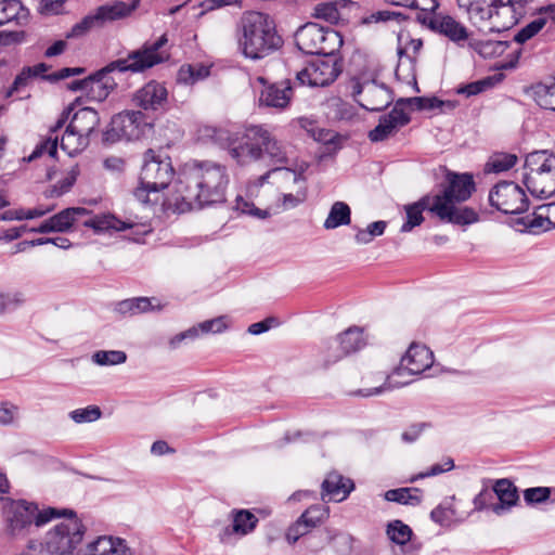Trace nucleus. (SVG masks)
<instances>
[{"mask_svg": "<svg viewBox=\"0 0 555 555\" xmlns=\"http://www.w3.org/2000/svg\"><path fill=\"white\" fill-rule=\"evenodd\" d=\"M386 533L391 542L398 545L399 553L395 555H416V548L410 544L413 535L412 529L401 520H392L387 525Z\"/></svg>", "mask_w": 555, "mask_h": 555, "instance_id": "25", "label": "nucleus"}, {"mask_svg": "<svg viewBox=\"0 0 555 555\" xmlns=\"http://www.w3.org/2000/svg\"><path fill=\"white\" fill-rule=\"evenodd\" d=\"M401 18H402V14H400V13L388 11V10H383V11L373 12L370 15L365 16L362 20V23L363 24H373V23H387L390 21H396L399 23L401 21Z\"/></svg>", "mask_w": 555, "mask_h": 555, "instance_id": "55", "label": "nucleus"}, {"mask_svg": "<svg viewBox=\"0 0 555 555\" xmlns=\"http://www.w3.org/2000/svg\"><path fill=\"white\" fill-rule=\"evenodd\" d=\"M469 47L480 56L488 59L502 55L509 47V42L505 40L472 39L469 41Z\"/></svg>", "mask_w": 555, "mask_h": 555, "instance_id": "35", "label": "nucleus"}, {"mask_svg": "<svg viewBox=\"0 0 555 555\" xmlns=\"http://www.w3.org/2000/svg\"><path fill=\"white\" fill-rule=\"evenodd\" d=\"M30 77H31L30 67L23 68V70L15 77L11 88L7 91L5 96L7 98L11 96L21 87L26 86Z\"/></svg>", "mask_w": 555, "mask_h": 555, "instance_id": "63", "label": "nucleus"}, {"mask_svg": "<svg viewBox=\"0 0 555 555\" xmlns=\"http://www.w3.org/2000/svg\"><path fill=\"white\" fill-rule=\"evenodd\" d=\"M140 0H132L131 3L115 1L111 4H104L95 10L101 25L106 22H113L130 15L139 5Z\"/></svg>", "mask_w": 555, "mask_h": 555, "instance_id": "30", "label": "nucleus"}, {"mask_svg": "<svg viewBox=\"0 0 555 555\" xmlns=\"http://www.w3.org/2000/svg\"><path fill=\"white\" fill-rule=\"evenodd\" d=\"M87 228H91L94 232L100 233L106 230L125 231L132 227L131 223L121 221L114 216L103 215L88 218L82 221Z\"/></svg>", "mask_w": 555, "mask_h": 555, "instance_id": "34", "label": "nucleus"}, {"mask_svg": "<svg viewBox=\"0 0 555 555\" xmlns=\"http://www.w3.org/2000/svg\"><path fill=\"white\" fill-rule=\"evenodd\" d=\"M90 143V139L82 133L70 130L67 126L64 134L61 138L60 146L69 156H73L83 151Z\"/></svg>", "mask_w": 555, "mask_h": 555, "instance_id": "37", "label": "nucleus"}, {"mask_svg": "<svg viewBox=\"0 0 555 555\" xmlns=\"http://www.w3.org/2000/svg\"><path fill=\"white\" fill-rule=\"evenodd\" d=\"M408 105L416 111H434L440 112L452 111L455 108V103L452 101H442L436 96H415V98H401L397 101V106Z\"/></svg>", "mask_w": 555, "mask_h": 555, "instance_id": "31", "label": "nucleus"}, {"mask_svg": "<svg viewBox=\"0 0 555 555\" xmlns=\"http://www.w3.org/2000/svg\"><path fill=\"white\" fill-rule=\"evenodd\" d=\"M237 42L245 57L261 60L278 51L283 39L268 14L250 11L241 17Z\"/></svg>", "mask_w": 555, "mask_h": 555, "instance_id": "3", "label": "nucleus"}, {"mask_svg": "<svg viewBox=\"0 0 555 555\" xmlns=\"http://www.w3.org/2000/svg\"><path fill=\"white\" fill-rule=\"evenodd\" d=\"M353 487L351 479L344 478L338 473H330L322 482L321 499L324 502H340L349 495Z\"/></svg>", "mask_w": 555, "mask_h": 555, "instance_id": "23", "label": "nucleus"}, {"mask_svg": "<svg viewBox=\"0 0 555 555\" xmlns=\"http://www.w3.org/2000/svg\"><path fill=\"white\" fill-rule=\"evenodd\" d=\"M404 211L406 220L400 229L402 233L411 232L415 227L421 225L425 220L423 216L424 211L439 219V221L447 223L448 214L443 206L437 203L433 194H426L417 202L404 205Z\"/></svg>", "mask_w": 555, "mask_h": 555, "instance_id": "16", "label": "nucleus"}, {"mask_svg": "<svg viewBox=\"0 0 555 555\" xmlns=\"http://www.w3.org/2000/svg\"><path fill=\"white\" fill-rule=\"evenodd\" d=\"M532 90L533 99L541 108L555 112V81L550 85L538 83Z\"/></svg>", "mask_w": 555, "mask_h": 555, "instance_id": "41", "label": "nucleus"}, {"mask_svg": "<svg viewBox=\"0 0 555 555\" xmlns=\"http://www.w3.org/2000/svg\"><path fill=\"white\" fill-rule=\"evenodd\" d=\"M99 124L100 117L98 112L91 107H82L73 115L68 126H70V130L82 133L91 139Z\"/></svg>", "mask_w": 555, "mask_h": 555, "instance_id": "28", "label": "nucleus"}, {"mask_svg": "<svg viewBox=\"0 0 555 555\" xmlns=\"http://www.w3.org/2000/svg\"><path fill=\"white\" fill-rule=\"evenodd\" d=\"M492 78L487 77L481 80L473 81L466 85L459 86L456 88L457 94H464L465 96L469 98L473 95H477L483 91H486L488 88L492 86Z\"/></svg>", "mask_w": 555, "mask_h": 555, "instance_id": "53", "label": "nucleus"}, {"mask_svg": "<svg viewBox=\"0 0 555 555\" xmlns=\"http://www.w3.org/2000/svg\"><path fill=\"white\" fill-rule=\"evenodd\" d=\"M550 495L551 489L547 487L528 488L524 491V499L528 505L543 503Z\"/></svg>", "mask_w": 555, "mask_h": 555, "instance_id": "54", "label": "nucleus"}, {"mask_svg": "<svg viewBox=\"0 0 555 555\" xmlns=\"http://www.w3.org/2000/svg\"><path fill=\"white\" fill-rule=\"evenodd\" d=\"M78 555H133V552L124 539L101 535L88 543Z\"/></svg>", "mask_w": 555, "mask_h": 555, "instance_id": "22", "label": "nucleus"}, {"mask_svg": "<svg viewBox=\"0 0 555 555\" xmlns=\"http://www.w3.org/2000/svg\"><path fill=\"white\" fill-rule=\"evenodd\" d=\"M168 42L167 35H162L154 42H145L139 49L130 51L126 57H120L108 63L93 75H90V94L93 100L104 101L108 94L117 87V82L111 76L112 73L120 74L143 73L166 61L168 54H164L160 49Z\"/></svg>", "mask_w": 555, "mask_h": 555, "instance_id": "2", "label": "nucleus"}, {"mask_svg": "<svg viewBox=\"0 0 555 555\" xmlns=\"http://www.w3.org/2000/svg\"><path fill=\"white\" fill-rule=\"evenodd\" d=\"M328 513L327 506L315 504L307 508L300 515V519L312 530L328 517Z\"/></svg>", "mask_w": 555, "mask_h": 555, "instance_id": "44", "label": "nucleus"}, {"mask_svg": "<svg viewBox=\"0 0 555 555\" xmlns=\"http://www.w3.org/2000/svg\"><path fill=\"white\" fill-rule=\"evenodd\" d=\"M489 203L503 214L519 215L529 206L525 191L515 182L502 181L496 183L489 193Z\"/></svg>", "mask_w": 555, "mask_h": 555, "instance_id": "13", "label": "nucleus"}, {"mask_svg": "<svg viewBox=\"0 0 555 555\" xmlns=\"http://www.w3.org/2000/svg\"><path fill=\"white\" fill-rule=\"evenodd\" d=\"M27 10L23 7L18 0H0V26L16 21L20 23L21 20L27 17Z\"/></svg>", "mask_w": 555, "mask_h": 555, "instance_id": "39", "label": "nucleus"}, {"mask_svg": "<svg viewBox=\"0 0 555 555\" xmlns=\"http://www.w3.org/2000/svg\"><path fill=\"white\" fill-rule=\"evenodd\" d=\"M132 102L137 107L157 115L169 108L168 91L163 83L155 80L149 81L137 90L132 96Z\"/></svg>", "mask_w": 555, "mask_h": 555, "instance_id": "17", "label": "nucleus"}, {"mask_svg": "<svg viewBox=\"0 0 555 555\" xmlns=\"http://www.w3.org/2000/svg\"><path fill=\"white\" fill-rule=\"evenodd\" d=\"M229 183L227 168L218 163L205 160L186 164L176 183L177 202L180 209L204 208L223 203Z\"/></svg>", "mask_w": 555, "mask_h": 555, "instance_id": "1", "label": "nucleus"}, {"mask_svg": "<svg viewBox=\"0 0 555 555\" xmlns=\"http://www.w3.org/2000/svg\"><path fill=\"white\" fill-rule=\"evenodd\" d=\"M102 27L95 12L85 16L80 22L76 23L68 33L66 39H76L86 36L90 30Z\"/></svg>", "mask_w": 555, "mask_h": 555, "instance_id": "42", "label": "nucleus"}, {"mask_svg": "<svg viewBox=\"0 0 555 555\" xmlns=\"http://www.w3.org/2000/svg\"><path fill=\"white\" fill-rule=\"evenodd\" d=\"M65 511L56 507H47L42 511L34 503L26 501H12L5 507L8 529L12 535L23 534L29 527H41Z\"/></svg>", "mask_w": 555, "mask_h": 555, "instance_id": "11", "label": "nucleus"}, {"mask_svg": "<svg viewBox=\"0 0 555 555\" xmlns=\"http://www.w3.org/2000/svg\"><path fill=\"white\" fill-rule=\"evenodd\" d=\"M286 173L292 177L294 183L299 184L298 190L296 191V194H284L283 195V206L285 209L295 208L299 204L304 203L307 198V186L306 181L304 177V169L299 172H296L294 170H291L288 168L285 169Z\"/></svg>", "mask_w": 555, "mask_h": 555, "instance_id": "36", "label": "nucleus"}, {"mask_svg": "<svg viewBox=\"0 0 555 555\" xmlns=\"http://www.w3.org/2000/svg\"><path fill=\"white\" fill-rule=\"evenodd\" d=\"M337 340L340 345V351L328 359V363H336L348 354L360 350L365 345L363 332L357 326L349 327L343 334L338 335Z\"/></svg>", "mask_w": 555, "mask_h": 555, "instance_id": "27", "label": "nucleus"}, {"mask_svg": "<svg viewBox=\"0 0 555 555\" xmlns=\"http://www.w3.org/2000/svg\"><path fill=\"white\" fill-rule=\"evenodd\" d=\"M493 500L492 490L487 487L483 488L475 498H474V506L475 511H482L488 506H491V502Z\"/></svg>", "mask_w": 555, "mask_h": 555, "instance_id": "61", "label": "nucleus"}, {"mask_svg": "<svg viewBox=\"0 0 555 555\" xmlns=\"http://www.w3.org/2000/svg\"><path fill=\"white\" fill-rule=\"evenodd\" d=\"M101 415V409L96 405L77 409L69 413V417L77 424L95 422Z\"/></svg>", "mask_w": 555, "mask_h": 555, "instance_id": "49", "label": "nucleus"}, {"mask_svg": "<svg viewBox=\"0 0 555 555\" xmlns=\"http://www.w3.org/2000/svg\"><path fill=\"white\" fill-rule=\"evenodd\" d=\"M416 20L453 42L460 43L468 39L467 28L452 16L417 13Z\"/></svg>", "mask_w": 555, "mask_h": 555, "instance_id": "18", "label": "nucleus"}, {"mask_svg": "<svg viewBox=\"0 0 555 555\" xmlns=\"http://www.w3.org/2000/svg\"><path fill=\"white\" fill-rule=\"evenodd\" d=\"M548 212H555V203L540 206L533 214L518 218L516 224L522 225L530 233L538 234L551 229L546 221Z\"/></svg>", "mask_w": 555, "mask_h": 555, "instance_id": "29", "label": "nucleus"}, {"mask_svg": "<svg viewBox=\"0 0 555 555\" xmlns=\"http://www.w3.org/2000/svg\"><path fill=\"white\" fill-rule=\"evenodd\" d=\"M232 525L224 527L219 533V541L228 544L233 534L243 537L250 533L258 524V518L248 509H233Z\"/></svg>", "mask_w": 555, "mask_h": 555, "instance_id": "21", "label": "nucleus"}, {"mask_svg": "<svg viewBox=\"0 0 555 555\" xmlns=\"http://www.w3.org/2000/svg\"><path fill=\"white\" fill-rule=\"evenodd\" d=\"M295 43L305 54L334 56L343 46V37L333 28L307 23L295 33Z\"/></svg>", "mask_w": 555, "mask_h": 555, "instance_id": "10", "label": "nucleus"}, {"mask_svg": "<svg viewBox=\"0 0 555 555\" xmlns=\"http://www.w3.org/2000/svg\"><path fill=\"white\" fill-rule=\"evenodd\" d=\"M546 24L545 17H539L527 24L524 28H521L514 37V40L517 43H525L533 36H535Z\"/></svg>", "mask_w": 555, "mask_h": 555, "instance_id": "50", "label": "nucleus"}, {"mask_svg": "<svg viewBox=\"0 0 555 555\" xmlns=\"http://www.w3.org/2000/svg\"><path fill=\"white\" fill-rule=\"evenodd\" d=\"M386 228L387 222L384 220L372 222L366 229H359L354 235V240L358 244H369L374 237L383 235Z\"/></svg>", "mask_w": 555, "mask_h": 555, "instance_id": "46", "label": "nucleus"}, {"mask_svg": "<svg viewBox=\"0 0 555 555\" xmlns=\"http://www.w3.org/2000/svg\"><path fill=\"white\" fill-rule=\"evenodd\" d=\"M339 73L340 68L333 56L315 59L297 73L296 82L300 86L325 87L334 82Z\"/></svg>", "mask_w": 555, "mask_h": 555, "instance_id": "15", "label": "nucleus"}, {"mask_svg": "<svg viewBox=\"0 0 555 555\" xmlns=\"http://www.w3.org/2000/svg\"><path fill=\"white\" fill-rule=\"evenodd\" d=\"M352 96L366 111L380 112L393 101L391 91L384 85L373 80H354Z\"/></svg>", "mask_w": 555, "mask_h": 555, "instance_id": "14", "label": "nucleus"}, {"mask_svg": "<svg viewBox=\"0 0 555 555\" xmlns=\"http://www.w3.org/2000/svg\"><path fill=\"white\" fill-rule=\"evenodd\" d=\"M89 210L83 207H69L52 216L51 223L55 232H67L81 217L88 216Z\"/></svg>", "mask_w": 555, "mask_h": 555, "instance_id": "33", "label": "nucleus"}, {"mask_svg": "<svg viewBox=\"0 0 555 555\" xmlns=\"http://www.w3.org/2000/svg\"><path fill=\"white\" fill-rule=\"evenodd\" d=\"M173 177L175 169L169 156H162L152 149L145 151L140 173V185L133 192L134 197L143 204L157 202V197L151 198L150 195H157L160 191L167 189Z\"/></svg>", "mask_w": 555, "mask_h": 555, "instance_id": "8", "label": "nucleus"}, {"mask_svg": "<svg viewBox=\"0 0 555 555\" xmlns=\"http://www.w3.org/2000/svg\"><path fill=\"white\" fill-rule=\"evenodd\" d=\"M242 1L243 0H205L201 3V7L204 9V11L201 14L203 15L204 12L214 11L223 7H241Z\"/></svg>", "mask_w": 555, "mask_h": 555, "instance_id": "62", "label": "nucleus"}, {"mask_svg": "<svg viewBox=\"0 0 555 555\" xmlns=\"http://www.w3.org/2000/svg\"><path fill=\"white\" fill-rule=\"evenodd\" d=\"M473 25L489 33L505 31L515 26L521 12L512 0H457Z\"/></svg>", "mask_w": 555, "mask_h": 555, "instance_id": "6", "label": "nucleus"}, {"mask_svg": "<svg viewBox=\"0 0 555 555\" xmlns=\"http://www.w3.org/2000/svg\"><path fill=\"white\" fill-rule=\"evenodd\" d=\"M258 81L263 85L259 96L261 105L276 109H284L289 105L293 98V83L291 80L268 83L263 77H259Z\"/></svg>", "mask_w": 555, "mask_h": 555, "instance_id": "19", "label": "nucleus"}, {"mask_svg": "<svg viewBox=\"0 0 555 555\" xmlns=\"http://www.w3.org/2000/svg\"><path fill=\"white\" fill-rule=\"evenodd\" d=\"M454 468V461L451 457H447L443 464H434L427 472L421 473L417 477L412 478L411 481H414L417 478H426L431 476H437L442 473L449 472Z\"/></svg>", "mask_w": 555, "mask_h": 555, "instance_id": "58", "label": "nucleus"}, {"mask_svg": "<svg viewBox=\"0 0 555 555\" xmlns=\"http://www.w3.org/2000/svg\"><path fill=\"white\" fill-rule=\"evenodd\" d=\"M59 145V135H48L43 139L33 151L28 160H33L41 156L43 153L49 154V156L54 157L57 152Z\"/></svg>", "mask_w": 555, "mask_h": 555, "instance_id": "51", "label": "nucleus"}, {"mask_svg": "<svg viewBox=\"0 0 555 555\" xmlns=\"http://www.w3.org/2000/svg\"><path fill=\"white\" fill-rule=\"evenodd\" d=\"M246 145L234 150L238 164L257 162L266 154L274 165L288 164L292 147L278 139L263 126H246Z\"/></svg>", "mask_w": 555, "mask_h": 555, "instance_id": "7", "label": "nucleus"}, {"mask_svg": "<svg viewBox=\"0 0 555 555\" xmlns=\"http://www.w3.org/2000/svg\"><path fill=\"white\" fill-rule=\"evenodd\" d=\"M18 408L9 402L0 403V424L10 425L13 423L15 415L17 414Z\"/></svg>", "mask_w": 555, "mask_h": 555, "instance_id": "59", "label": "nucleus"}, {"mask_svg": "<svg viewBox=\"0 0 555 555\" xmlns=\"http://www.w3.org/2000/svg\"><path fill=\"white\" fill-rule=\"evenodd\" d=\"M418 488H398L385 492L384 498L386 501L396 502L405 505H418L422 502Z\"/></svg>", "mask_w": 555, "mask_h": 555, "instance_id": "40", "label": "nucleus"}, {"mask_svg": "<svg viewBox=\"0 0 555 555\" xmlns=\"http://www.w3.org/2000/svg\"><path fill=\"white\" fill-rule=\"evenodd\" d=\"M434 363V353L425 345L412 343L402 356L400 364L386 377L385 383L375 388L361 389L358 391L363 397L379 395L382 391L391 388H399L409 385L412 379H397V377L420 375Z\"/></svg>", "mask_w": 555, "mask_h": 555, "instance_id": "9", "label": "nucleus"}, {"mask_svg": "<svg viewBox=\"0 0 555 555\" xmlns=\"http://www.w3.org/2000/svg\"><path fill=\"white\" fill-rule=\"evenodd\" d=\"M493 496L496 495L499 503L491 505V509L496 515H501L503 511L516 505L519 495L515 485L506 478L498 479L492 488Z\"/></svg>", "mask_w": 555, "mask_h": 555, "instance_id": "26", "label": "nucleus"}, {"mask_svg": "<svg viewBox=\"0 0 555 555\" xmlns=\"http://www.w3.org/2000/svg\"><path fill=\"white\" fill-rule=\"evenodd\" d=\"M199 326L198 327H191L182 333H179L177 334L176 336H173L170 341H169V345L171 348H177L180 346V344L184 340V339H194L198 336V332H199Z\"/></svg>", "mask_w": 555, "mask_h": 555, "instance_id": "64", "label": "nucleus"}, {"mask_svg": "<svg viewBox=\"0 0 555 555\" xmlns=\"http://www.w3.org/2000/svg\"><path fill=\"white\" fill-rule=\"evenodd\" d=\"M151 128L152 124L145 120L141 111H125L113 116L109 128L103 132L102 140L104 143L139 140Z\"/></svg>", "mask_w": 555, "mask_h": 555, "instance_id": "12", "label": "nucleus"}, {"mask_svg": "<svg viewBox=\"0 0 555 555\" xmlns=\"http://www.w3.org/2000/svg\"><path fill=\"white\" fill-rule=\"evenodd\" d=\"M310 531L311 529L299 517L293 525L288 527L285 539L289 544H294Z\"/></svg>", "mask_w": 555, "mask_h": 555, "instance_id": "56", "label": "nucleus"}, {"mask_svg": "<svg viewBox=\"0 0 555 555\" xmlns=\"http://www.w3.org/2000/svg\"><path fill=\"white\" fill-rule=\"evenodd\" d=\"M538 166H544L546 169L555 168V155L547 151H535L527 155L525 160V170L532 171Z\"/></svg>", "mask_w": 555, "mask_h": 555, "instance_id": "43", "label": "nucleus"}, {"mask_svg": "<svg viewBox=\"0 0 555 555\" xmlns=\"http://www.w3.org/2000/svg\"><path fill=\"white\" fill-rule=\"evenodd\" d=\"M517 162V156L514 154H495L486 165V171L488 172H503L512 167Z\"/></svg>", "mask_w": 555, "mask_h": 555, "instance_id": "47", "label": "nucleus"}, {"mask_svg": "<svg viewBox=\"0 0 555 555\" xmlns=\"http://www.w3.org/2000/svg\"><path fill=\"white\" fill-rule=\"evenodd\" d=\"M350 216L351 210L346 203L335 202L332 205L323 225L326 230L336 229L340 225H348L351 221Z\"/></svg>", "mask_w": 555, "mask_h": 555, "instance_id": "38", "label": "nucleus"}, {"mask_svg": "<svg viewBox=\"0 0 555 555\" xmlns=\"http://www.w3.org/2000/svg\"><path fill=\"white\" fill-rule=\"evenodd\" d=\"M246 127L242 130L232 131L225 128H208L207 135L223 149H228L231 157L238 163V158L234 155V150H238L246 145Z\"/></svg>", "mask_w": 555, "mask_h": 555, "instance_id": "24", "label": "nucleus"}, {"mask_svg": "<svg viewBox=\"0 0 555 555\" xmlns=\"http://www.w3.org/2000/svg\"><path fill=\"white\" fill-rule=\"evenodd\" d=\"M348 0H340L336 2L320 3L315 7V15L330 23H335L340 18L338 7H346Z\"/></svg>", "mask_w": 555, "mask_h": 555, "instance_id": "48", "label": "nucleus"}, {"mask_svg": "<svg viewBox=\"0 0 555 555\" xmlns=\"http://www.w3.org/2000/svg\"><path fill=\"white\" fill-rule=\"evenodd\" d=\"M53 210V207H47V208H33V209H18V210H15V219L16 220H28V219H35V218H40L47 214H49L50 211Z\"/></svg>", "mask_w": 555, "mask_h": 555, "instance_id": "60", "label": "nucleus"}, {"mask_svg": "<svg viewBox=\"0 0 555 555\" xmlns=\"http://www.w3.org/2000/svg\"><path fill=\"white\" fill-rule=\"evenodd\" d=\"M92 361L101 366L117 365L127 361V354L121 350H99L92 354Z\"/></svg>", "mask_w": 555, "mask_h": 555, "instance_id": "45", "label": "nucleus"}, {"mask_svg": "<svg viewBox=\"0 0 555 555\" xmlns=\"http://www.w3.org/2000/svg\"><path fill=\"white\" fill-rule=\"evenodd\" d=\"M430 427H431V424L427 423V422L412 424L411 426H409L408 429H405L401 434V440L404 443H413L420 438V436L422 435V433L425 429L430 428Z\"/></svg>", "mask_w": 555, "mask_h": 555, "instance_id": "57", "label": "nucleus"}, {"mask_svg": "<svg viewBox=\"0 0 555 555\" xmlns=\"http://www.w3.org/2000/svg\"><path fill=\"white\" fill-rule=\"evenodd\" d=\"M62 509L65 512L54 518L63 519L46 533L43 542H28L27 555H74L75 548L82 541L86 528L75 511Z\"/></svg>", "mask_w": 555, "mask_h": 555, "instance_id": "5", "label": "nucleus"}, {"mask_svg": "<svg viewBox=\"0 0 555 555\" xmlns=\"http://www.w3.org/2000/svg\"><path fill=\"white\" fill-rule=\"evenodd\" d=\"M25 302V296L22 292L0 293V315L12 311Z\"/></svg>", "mask_w": 555, "mask_h": 555, "instance_id": "52", "label": "nucleus"}, {"mask_svg": "<svg viewBox=\"0 0 555 555\" xmlns=\"http://www.w3.org/2000/svg\"><path fill=\"white\" fill-rule=\"evenodd\" d=\"M410 122L409 115L402 107H395L379 118L378 125L369 132L372 142H380L393 135L401 127Z\"/></svg>", "mask_w": 555, "mask_h": 555, "instance_id": "20", "label": "nucleus"}, {"mask_svg": "<svg viewBox=\"0 0 555 555\" xmlns=\"http://www.w3.org/2000/svg\"><path fill=\"white\" fill-rule=\"evenodd\" d=\"M154 300L156 299L149 297L125 299L116 304L115 311L122 315H137L154 310H160L162 306L159 304L154 305Z\"/></svg>", "mask_w": 555, "mask_h": 555, "instance_id": "32", "label": "nucleus"}, {"mask_svg": "<svg viewBox=\"0 0 555 555\" xmlns=\"http://www.w3.org/2000/svg\"><path fill=\"white\" fill-rule=\"evenodd\" d=\"M474 191L475 182L470 173L447 172L442 189L433 194L448 214L447 223L466 227L478 222L479 215L475 209L460 205L467 201Z\"/></svg>", "mask_w": 555, "mask_h": 555, "instance_id": "4", "label": "nucleus"}]
</instances>
